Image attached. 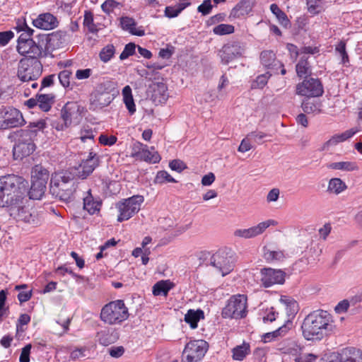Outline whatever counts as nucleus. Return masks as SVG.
I'll list each match as a JSON object with an SVG mask.
<instances>
[{
  "label": "nucleus",
  "mask_w": 362,
  "mask_h": 362,
  "mask_svg": "<svg viewBox=\"0 0 362 362\" xmlns=\"http://www.w3.org/2000/svg\"><path fill=\"white\" fill-rule=\"evenodd\" d=\"M28 182L22 177L8 175L0 177V206L8 208L13 218L33 226L40 223L37 212L27 204Z\"/></svg>",
  "instance_id": "nucleus-1"
},
{
  "label": "nucleus",
  "mask_w": 362,
  "mask_h": 362,
  "mask_svg": "<svg viewBox=\"0 0 362 362\" xmlns=\"http://www.w3.org/2000/svg\"><path fill=\"white\" fill-rule=\"evenodd\" d=\"M332 317L325 310H317L309 313L301 325L306 340L322 339L332 332Z\"/></svg>",
  "instance_id": "nucleus-2"
},
{
  "label": "nucleus",
  "mask_w": 362,
  "mask_h": 362,
  "mask_svg": "<svg viewBox=\"0 0 362 362\" xmlns=\"http://www.w3.org/2000/svg\"><path fill=\"white\" fill-rule=\"evenodd\" d=\"M76 169L69 168L53 173L49 183L52 195L65 202L71 201L76 189Z\"/></svg>",
  "instance_id": "nucleus-3"
},
{
  "label": "nucleus",
  "mask_w": 362,
  "mask_h": 362,
  "mask_svg": "<svg viewBox=\"0 0 362 362\" xmlns=\"http://www.w3.org/2000/svg\"><path fill=\"white\" fill-rule=\"evenodd\" d=\"M115 97V83L106 81L98 84L90 96L89 109L95 111L109 105Z\"/></svg>",
  "instance_id": "nucleus-4"
},
{
  "label": "nucleus",
  "mask_w": 362,
  "mask_h": 362,
  "mask_svg": "<svg viewBox=\"0 0 362 362\" xmlns=\"http://www.w3.org/2000/svg\"><path fill=\"white\" fill-rule=\"evenodd\" d=\"M129 317L128 308L122 300L111 301L101 310L100 319L109 325L120 324Z\"/></svg>",
  "instance_id": "nucleus-5"
},
{
  "label": "nucleus",
  "mask_w": 362,
  "mask_h": 362,
  "mask_svg": "<svg viewBox=\"0 0 362 362\" xmlns=\"http://www.w3.org/2000/svg\"><path fill=\"white\" fill-rule=\"evenodd\" d=\"M83 107L76 102L66 103L61 110L62 122H54L52 126L57 131H64L71 125H77L82 119Z\"/></svg>",
  "instance_id": "nucleus-6"
},
{
  "label": "nucleus",
  "mask_w": 362,
  "mask_h": 362,
  "mask_svg": "<svg viewBox=\"0 0 362 362\" xmlns=\"http://www.w3.org/2000/svg\"><path fill=\"white\" fill-rule=\"evenodd\" d=\"M247 297L245 295H235L227 301L223 308L221 315L223 318L241 319L247 315Z\"/></svg>",
  "instance_id": "nucleus-7"
},
{
  "label": "nucleus",
  "mask_w": 362,
  "mask_h": 362,
  "mask_svg": "<svg viewBox=\"0 0 362 362\" xmlns=\"http://www.w3.org/2000/svg\"><path fill=\"white\" fill-rule=\"evenodd\" d=\"M42 73V64L37 59H21L18 63L17 76L23 81L37 80Z\"/></svg>",
  "instance_id": "nucleus-8"
},
{
  "label": "nucleus",
  "mask_w": 362,
  "mask_h": 362,
  "mask_svg": "<svg viewBox=\"0 0 362 362\" xmlns=\"http://www.w3.org/2000/svg\"><path fill=\"white\" fill-rule=\"evenodd\" d=\"M144 197L134 195L117 203L116 207L119 214L117 217L119 222L128 220L140 210L141 204L144 202Z\"/></svg>",
  "instance_id": "nucleus-9"
},
{
  "label": "nucleus",
  "mask_w": 362,
  "mask_h": 362,
  "mask_svg": "<svg viewBox=\"0 0 362 362\" xmlns=\"http://www.w3.org/2000/svg\"><path fill=\"white\" fill-rule=\"evenodd\" d=\"M208 348L206 341L194 340L187 343L182 352V362H199L204 356Z\"/></svg>",
  "instance_id": "nucleus-10"
},
{
  "label": "nucleus",
  "mask_w": 362,
  "mask_h": 362,
  "mask_svg": "<svg viewBox=\"0 0 362 362\" xmlns=\"http://www.w3.org/2000/svg\"><path fill=\"white\" fill-rule=\"evenodd\" d=\"M210 264L221 272L222 276L230 273L233 268V257L230 251L219 250L210 258Z\"/></svg>",
  "instance_id": "nucleus-11"
},
{
  "label": "nucleus",
  "mask_w": 362,
  "mask_h": 362,
  "mask_svg": "<svg viewBox=\"0 0 362 362\" xmlns=\"http://www.w3.org/2000/svg\"><path fill=\"white\" fill-rule=\"evenodd\" d=\"M45 127L46 122L44 119H41L36 122H30L25 129L13 132V137L17 142L33 143V139L36 137L37 132L43 130Z\"/></svg>",
  "instance_id": "nucleus-12"
},
{
  "label": "nucleus",
  "mask_w": 362,
  "mask_h": 362,
  "mask_svg": "<svg viewBox=\"0 0 362 362\" xmlns=\"http://www.w3.org/2000/svg\"><path fill=\"white\" fill-rule=\"evenodd\" d=\"M323 93V86L318 78H306L296 86V93L300 95L319 97Z\"/></svg>",
  "instance_id": "nucleus-13"
},
{
  "label": "nucleus",
  "mask_w": 362,
  "mask_h": 362,
  "mask_svg": "<svg viewBox=\"0 0 362 362\" xmlns=\"http://www.w3.org/2000/svg\"><path fill=\"white\" fill-rule=\"evenodd\" d=\"M245 50V45L240 41H230L223 46L218 52L221 63L228 64L235 58L243 55Z\"/></svg>",
  "instance_id": "nucleus-14"
},
{
  "label": "nucleus",
  "mask_w": 362,
  "mask_h": 362,
  "mask_svg": "<svg viewBox=\"0 0 362 362\" xmlns=\"http://www.w3.org/2000/svg\"><path fill=\"white\" fill-rule=\"evenodd\" d=\"M17 51L21 55L26 56L25 59H38L45 51L44 42L38 37L37 42L34 40L22 42L17 45Z\"/></svg>",
  "instance_id": "nucleus-15"
},
{
  "label": "nucleus",
  "mask_w": 362,
  "mask_h": 362,
  "mask_svg": "<svg viewBox=\"0 0 362 362\" xmlns=\"http://www.w3.org/2000/svg\"><path fill=\"white\" fill-rule=\"evenodd\" d=\"M100 164V157L93 151H90L88 158L83 160L78 167H71L77 170L76 177L81 180L86 179Z\"/></svg>",
  "instance_id": "nucleus-16"
},
{
  "label": "nucleus",
  "mask_w": 362,
  "mask_h": 362,
  "mask_svg": "<svg viewBox=\"0 0 362 362\" xmlns=\"http://www.w3.org/2000/svg\"><path fill=\"white\" fill-rule=\"evenodd\" d=\"M328 362H362V351L354 347H347L332 353Z\"/></svg>",
  "instance_id": "nucleus-17"
},
{
  "label": "nucleus",
  "mask_w": 362,
  "mask_h": 362,
  "mask_svg": "<svg viewBox=\"0 0 362 362\" xmlns=\"http://www.w3.org/2000/svg\"><path fill=\"white\" fill-rule=\"evenodd\" d=\"M276 223V221L269 219L247 229H237L234 231V235L245 239L252 238L263 233L270 226H275Z\"/></svg>",
  "instance_id": "nucleus-18"
},
{
  "label": "nucleus",
  "mask_w": 362,
  "mask_h": 362,
  "mask_svg": "<svg viewBox=\"0 0 362 362\" xmlns=\"http://www.w3.org/2000/svg\"><path fill=\"white\" fill-rule=\"evenodd\" d=\"M261 281L265 288L274 284H282L285 281V273L280 269L264 268L261 269Z\"/></svg>",
  "instance_id": "nucleus-19"
},
{
  "label": "nucleus",
  "mask_w": 362,
  "mask_h": 362,
  "mask_svg": "<svg viewBox=\"0 0 362 362\" xmlns=\"http://www.w3.org/2000/svg\"><path fill=\"white\" fill-rule=\"evenodd\" d=\"M37 37L44 42L45 51L49 49H57L62 47L66 41V34L64 31H56L49 35L39 34Z\"/></svg>",
  "instance_id": "nucleus-20"
},
{
  "label": "nucleus",
  "mask_w": 362,
  "mask_h": 362,
  "mask_svg": "<svg viewBox=\"0 0 362 362\" xmlns=\"http://www.w3.org/2000/svg\"><path fill=\"white\" fill-rule=\"evenodd\" d=\"M2 111L6 129L18 127L25 123L22 113L18 109L8 107Z\"/></svg>",
  "instance_id": "nucleus-21"
},
{
  "label": "nucleus",
  "mask_w": 362,
  "mask_h": 362,
  "mask_svg": "<svg viewBox=\"0 0 362 362\" xmlns=\"http://www.w3.org/2000/svg\"><path fill=\"white\" fill-rule=\"evenodd\" d=\"M58 21L55 16L49 13H42L33 21V25L42 30H52L57 26Z\"/></svg>",
  "instance_id": "nucleus-22"
},
{
  "label": "nucleus",
  "mask_w": 362,
  "mask_h": 362,
  "mask_svg": "<svg viewBox=\"0 0 362 362\" xmlns=\"http://www.w3.org/2000/svg\"><path fill=\"white\" fill-rule=\"evenodd\" d=\"M35 148L34 143L17 142L13 148V155L16 160L22 159L33 153Z\"/></svg>",
  "instance_id": "nucleus-23"
},
{
  "label": "nucleus",
  "mask_w": 362,
  "mask_h": 362,
  "mask_svg": "<svg viewBox=\"0 0 362 362\" xmlns=\"http://www.w3.org/2000/svg\"><path fill=\"white\" fill-rule=\"evenodd\" d=\"M97 337L100 344L108 346L115 343L119 339V334L114 329L107 328L98 332Z\"/></svg>",
  "instance_id": "nucleus-24"
},
{
  "label": "nucleus",
  "mask_w": 362,
  "mask_h": 362,
  "mask_svg": "<svg viewBox=\"0 0 362 362\" xmlns=\"http://www.w3.org/2000/svg\"><path fill=\"white\" fill-rule=\"evenodd\" d=\"M47 183L31 179V186L29 191L27 190L30 199H40L44 195Z\"/></svg>",
  "instance_id": "nucleus-25"
},
{
  "label": "nucleus",
  "mask_w": 362,
  "mask_h": 362,
  "mask_svg": "<svg viewBox=\"0 0 362 362\" xmlns=\"http://www.w3.org/2000/svg\"><path fill=\"white\" fill-rule=\"evenodd\" d=\"M252 0H241L232 10L234 18H240L249 13L252 10Z\"/></svg>",
  "instance_id": "nucleus-26"
},
{
  "label": "nucleus",
  "mask_w": 362,
  "mask_h": 362,
  "mask_svg": "<svg viewBox=\"0 0 362 362\" xmlns=\"http://www.w3.org/2000/svg\"><path fill=\"white\" fill-rule=\"evenodd\" d=\"M120 23L122 28L124 30H129V33L134 35L136 36H144L145 35V32L142 29H136V22L135 21L129 17H122L120 19Z\"/></svg>",
  "instance_id": "nucleus-27"
},
{
  "label": "nucleus",
  "mask_w": 362,
  "mask_h": 362,
  "mask_svg": "<svg viewBox=\"0 0 362 362\" xmlns=\"http://www.w3.org/2000/svg\"><path fill=\"white\" fill-rule=\"evenodd\" d=\"M139 159L144 160L148 163H158L160 162L161 158L159 153L154 151V147H151V150L148 149V146L145 145L143 151Z\"/></svg>",
  "instance_id": "nucleus-28"
},
{
  "label": "nucleus",
  "mask_w": 362,
  "mask_h": 362,
  "mask_svg": "<svg viewBox=\"0 0 362 362\" xmlns=\"http://www.w3.org/2000/svg\"><path fill=\"white\" fill-rule=\"evenodd\" d=\"M204 317V312L202 310H189L185 316V321L188 323L191 328L197 327L198 322Z\"/></svg>",
  "instance_id": "nucleus-29"
},
{
  "label": "nucleus",
  "mask_w": 362,
  "mask_h": 362,
  "mask_svg": "<svg viewBox=\"0 0 362 362\" xmlns=\"http://www.w3.org/2000/svg\"><path fill=\"white\" fill-rule=\"evenodd\" d=\"M260 61L262 64L267 69H272L279 64V62L276 61L274 52L272 50L262 51L260 54Z\"/></svg>",
  "instance_id": "nucleus-30"
},
{
  "label": "nucleus",
  "mask_w": 362,
  "mask_h": 362,
  "mask_svg": "<svg viewBox=\"0 0 362 362\" xmlns=\"http://www.w3.org/2000/svg\"><path fill=\"white\" fill-rule=\"evenodd\" d=\"M38 107L43 112H48L54 103L53 94H37Z\"/></svg>",
  "instance_id": "nucleus-31"
},
{
  "label": "nucleus",
  "mask_w": 362,
  "mask_h": 362,
  "mask_svg": "<svg viewBox=\"0 0 362 362\" xmlns=\"http://www.w3.org/2000/svg\"><path fill=\"white\" fill-rule=\"evenodd\" d=\"M49 177V171L41 165H36L32 170L31 179L47 183Z\"/></svg>",
  "instance_id": "nucleus-32"
},
{
  "label": "nucleus",
  "mask_w": 362,
  "mask_h": 362,
  "mask_svg": "<svg viewBox=\"0 0 362 362\" xmlns=\"http://www.w3.org/2000/svg\"><path fill=\"white\" fill-rule=\"evenodd\" d=\"M123 100L130 115L136 112V105L132 93V88L126 86L122 90Z\"/></svg>",
  "instance_id": "nucleus-33"
},
{
  "label": "nucleus",
  "mask_w": 362,
  "mask_h": 362,
  "mask_svg": "<svg viewBox=\"0 0 362 362\" xmlns=\"http://www.w3.org/2000/svg\"><path fill=\"white\" fill-rule=\"evenodd\" d=\"M174 284L169 280H161L158 281L153 286V294L154 296H167L168 291L173 287Z\"/></svg>",
  "instance_id": "nucleus-34"
},
{
  "label": "nucleus",
  "mask_w": 362,
  "mask_h": 362,
  "mask_svg": "<svg viewBox=\"0 0 362 362\" xmlns=\"http://www.w3.org/2000/svg\"><path fill=\"white\" fill-rule=\"evenodd\" d=\"M296 70L299 77L308 78V76L311 74V66L308 62V59L302 57L296 66Z\"/></svg>",
  "instance_id": "nucleus-35"
},
{
  "label": "nucleus",
  "mask_w": 362,
  "mask_h": 362,
  "mask_svg": "<svg viewBox=\"0 0 362 362\" xmlns=\"http://www.w3.org/2000/svg\"><path fill=\"white\" fill-rule=\"evenodd\" d=\"M347 188L346 185L340 178H332L328 185L327 190L339 194Z\"/></svg>",
  "instance_id": "nucleus-36"
},
{
  "label": "nucleus",
  "mask_w": 362,
  "mask_h": 362,
  "mask_svg": "<svg viewBox=\"0 0 362 362\" xmlns=\"http://www.w3.org/2000/svg\"><path fill=\"white\" fill-rule=\"evenodd\" d=\"M270 10L282 26L287 28L290 25V21L286 14L276 4H272L270 6Z\"/></svg>",
  "instance_id": "nucleus-37"
},
{
  "label": "nucleus",
  "mask_w": 362,
  "mask_h": 362,
  "mask_svg": "<svg viewBox=\"0 0 362 362\" xmlns=\"http://www.w3.org/2000/svg\"><path fill=\"white\" fill-rule=\"evenodd\" d=\"M189 5H190V3L187 2L179 3L175 6H166L165 16L170 18L177 17Z\"/></svg>",
  "instance_id": "nucleus-38"
},
{
  "label": "nucleus",
  "mask_w": 362,
  "mask_h": 362,
  "mask_svg": "<svg viewBox=\"0 0 362 362\" xmlns=\"http://www.w3.org/2000/svg\"><path fill=\"white\" fill-rule=\"evenodd\" d=\"M99 206V202L94 201L90 192H88V195L83 198V209L90 214H94L100 210Z\"/></svg>",
  "instance_id": "nucleus-39"
},
{
  "label": "nucleus",
  "mask_w": 362,
  "mask_h": 362,
  "mask_svg": "<svg viewBox=\"0 0 362 362\" xmlns=\"http://www.w3.org/2000/svg\"><path fill=\"white\" fill-rule=\"evenodd\" d=\"M233 358L235 361H243L250 353V346L247 344L237 346L233 349Z\"/></svg>",
  "instance_id": "nucleus-40"
},
{
  "label": "nucleus",
  "mask_w": 362,
  "mask_h": 362,
  "mask_svg": "<svg viewBox=\"0 0 362 362\" xmlns=\"http://www.w3.org/2000/svg\"><path fill=\"white\" fill-rule=\"evenodd\" d=\"M327 168L330 169L341 170L345 171H353L357 169V167L354 163L348 161L332 163L327 165Z\"/></svg>",
  "instance_id": "nucleus-41"
},
{
  "label": "nucleus",
  "mask_w": 362,
  "mask_h": 362,
  "mask_svg": "<svg viewBox=\"0 0 362 362\" xmlns=\"http://www.w3.org/2000/svg\"><path fill=\"white\" fill-rule=\"evenodd\" d=\"M288 329H289V328L287 327V325H284L273 332L264 334L262 336L264 342V343L269 342L272 339H274L279 336H283V335L286 334V333H287Z\"/></svg>",
  "instance_id": "nucleus-42"
},
{
  "label": "nucleus",
  "mask_w": 362,
  "mask_h": 362,
  "mask_svg": "<svg viewBox=\"0 0 362 362\" xmlns=\"http://www.w3.org/2000/svg\"><path fill=\"white\" fill-rule=\"evenodd\" d=\"M321 105L319 103H313L309 100H305L302 103V108L305 113H316L321 112Z\"/></svg>",
  "instance_id": "nucleus-43"
},
{
  "label": "nucleus",
  "mask_w": 362,
  "mask_h": 362,
  "mask_svg": "<svg viewBox=\"0 0 362 362\" xmlns=\"http://www.w3.org/2000/svg\"><path fill=\"white\" fill-rule=\"evenodd\" d=\"M115 49L113 45H107L102 49L100 52V60L103 62H107L114 56Z\"/></svg>",
  "instance_id": "nucleus-44"
},
{
  "label": "nucleus",
  "mask_w": 362,
  "mask_h": 362,
  "mask_svg": "<svg viewBox=\"0 0 362 362\" xmlns=\"http://www.w3.org/2000/svg\"><path fill=\"white\" fill-rule=\"evenodd\" d=\"M177 181L165 170L157 173L154 179L155 184H163L165 182H176Z\"/></svg>",
  "instance_id": "nucleus-45"
},
{
  "label": "nucleus",
  "mask_w": 362,
  "mask_h": 362,
  "mask_svg": "<svg viewBox=\"0 0 362 362\" xmlns=\"http://www.w3.org/2000/svg\"><path fill=\"white\" fill-rule=\"evenodd\" d=\"M234 26L229 24H220L214 28L213 32L216 35H224L233 33Z\"/></svg>",
  "instance_id": "nucleus-46"
},
{
  "label": "nucleus",
  "mask_w": 362,
  "mask_h": 362,
  "mask_svg": "<svg viewBox=\"0 0 362 362\" xmlns=\"http://www.w3.org/2000/svg\"><path fill=\"white\" fill-rule=\"evenodd\" d=\"M83 25L88 28L89 32L90 33H94L98 31V28L93 23V13L90 11H85Z\"/></svg>",
  "instance_id": "nucleus-47"
},
{
  "label": "nucleus",
  "mask_w": 362,
  "mask_h": 362,
  "mask_svg": "<svg viewBox=\"0 0 362 362\" xmlns=\"http://www.w3.org/2000/svg\"><path fill=\"white\" fill-rule=\"evenodd\" d=\"M272 76V74L267 72L264 74L258 76L252 83V88H263L267 83L268 79Z\"/></svg>",
  "instance_id": "nucleus-48"
},
{
  "label": "nucleus",
  "mask_w": 362,
  "mask_h": 362,
  "mask_svg": "<svg viewBox=\"0 0 362 362\" xmlns=\"http://www.w3.org/2000/svg\"><path fill=\"white\" fill-rule=\"evenodd\" d=\"M284 350L285 354L297 356L300 353L301 347L296 341H291L284 348Z\"/></svg>",
  "instance_id": "nucleus-49"
},
{
  "label": "nucleus",
  "mask_w": 362,
  "mask_h": 362,
  "mask_svg": "<svg viewBox=\"0 0 362 362\" xmlns=\"http://www.w3.org/2000/svg\"><path fill=\"white\" fill-rule=\"evenodd\" d=\"M264 257L268 262L281 260L284 258V254L281 251H272L264 249Z\"/></svg>",
  "instance_id": "nucleus-50"
},
{
  "label": "nucleus",
  "mask_w": 362,
  "mask_h": 362,
  "mask_svg": "<svg viewBox=\"0 0 362 362\" xmlns=\"http://www.w3.org/2000/svg\"><path fill=\"white\" fill-rule=\"evenodd\" d=\"M72 72L69 70L65 69L59 72L58 78L60 83L65 88H68L70 86V78L71 77Z\"/></svg>",
  "instance_id": "nucleus-51"
},
{
  "label": "nucleus",
  "mask_w": 362,
  "mask_h": 362,
  "mask_svg": "<svg viewBox=\"0 0 362 362\" xmlns=\"http://www.w3.org/2000/svg\"><path fill=\"white\" fill-rule=\"evenodd\" d=\"M136 47V46L134 42H129L127 44L124 48V50L119 55V59L121 60H124L129 57L134 55L135 53Z\"/></svg>",
  "instance_id": "nucleus-52"
},
{
  "label": "nucleus",
  "mask_w": 362,
  "mask_h": 362,
  "mask_svg": "<svg viewBox=\"0 0 362 362\" xmlns=\"http://www.w3.org/2000/svg\"><path fill=\"white\" fill-rule=\"evenodd\" d=\"M336 51L338 52L341 57V62L346 64L349 62V56L346 52V44L343 41H340L336 46Z\"/></svg>",
  "instance_id": "nucleus-53"
},
{
  "label": "nucleus",
  "mask_w": 362,
  "mask_h": 362,
  "mask_svg": "<svg viewBox=\"0 0 362 362\" xmlns=\"http://www.w3.org/2000/svg\"><path fill=\"white\" fill-rule=\"evenodd\" d=\"M267 136L268 135L264 132L255 131L247 134V139L260 144L263 142V139Z\"/></svg>",
  "instance_id": "nucleus-54"
},
{
  "label": "nucleus",
  "mask_w": 362,
  "mask_h": 362,
  "mask_svg": "<svg viewBox=\"0 0 362 362\" xmlns=\"http://www.w3.org/2000/svg\"><path fill=\"white\" fill-rule=\"evenodd\" d=\"M212 8L211 1L204 0L203 3L198 6L197 11L203 16H206L211 13Z\"/></svg>",
  "instance_id": "nucleus-55"
},
{
  "label": "nucleus",
  "mask_w": 362,
  "mask_h": 362,
  "mask_svg": "<svg viewBox=\"0 0 362 362\" xmlns=\"http://www.w3.org/2000/svg\"><path fill=\"white\" fill-rule=\"evenodd\" d=\"M322 0H307L308 11L312 14H317L320 12V3Z\"/></svg>",
  "instance_id": "nucleus-56"
},
{
  "label": "nucleus",
  "mask_w": 362,
  "mask_h": 362,
  "mask_svg": "<svg viewBox=\"0 0 362 362\" xmlns=\"http://www.w3.org/2000/svg\"><path fill=\"white\" fill-rule=\"evenodd\" d=\"M169 167L172 170L177 171L178 173H181L183 170L187 168L186 164L178 159L173 160L170 162Z\"/></svg>",
  "instance_id": "nucleus-57"
},
{
  "label": "nucleus",
  "mask_w": 362,
  "mask_h": 362,
  "mask_svg": "<svg viewBox=\"0 0 362 362\" xmlns=\"http://www.w3.org/2000/svg\"><path fill=\"white\" fill-rule=\"evenodd\" d=\"M117 137L113 135L100 134L99 136V142L105 146H112L117 142Z\"/></svg>",
  "instance_id": "nucleus-58"
},
{
  "label": "nucleus",
  "mask_w": 362,
  "mask_h": 362,
  "mask_svg": "<svg viewBox=\"0 0 362 362\" xmlns=\"http://www.w3.org/2000/svg\"><path fill=\"white\" fill-rule=\"evenodd\" d=\"M358 132V129L357 128H352L349 130L345 131L344 132L337 134L336 136L337 137V140L339 142L344 141L347 139L351 138L355 134H356Z\"/></svg>",
  "instance_id": "nucleus-59"
},
{
  "label": "nucleus",
  "mask_w": 362,
  "mask_h": 362,
  "mask_svg": "<svg viewBox=\"0 0 362 362\" xmlns=\"http://www.w3.org/2000/svg\"><path fill=\"white\" fill-rule=\"evenodd\" d=\"M119 5V3L115 1V0H106L102 5V10L109 14L110 12L113 11L115 8H116Z\"/></svg>",
  "instance_id": "nucleus-60"
},
{
  "label": "nucleus",
  "mask_w": 362,
  "mask_h": 362,
  "mask_svg": "<svg viewBox=\"0 0 362 362\" xmlns=\"http://www.w3.org/2000/svg\"><path fill=\"white\" fill-rule=\"evenodd\" d=\"M31 348L32 345L30 344H28L22 349L19 357L20 362H30V354Z\"/></svg>",
  "instance_id": "nucleus-61"
},
{
  "label": "nucleus",
  "mask_w": 362,
  "mask_h": 362,
  "mask_svg": "<svg viewBox=\"0 0 362 362\" xmlns=\"http://www.w3.org/2000/svg\"><path fill=\"white\" fill-rule=\"evenodd\" d=\"M14 36L12 31L0 32V45L5 46Z\"/></svg>",
  "instance_id": "nucleus-62"
},
{
  "label": "nucleus",
  "mask_w": 362,
  "mask_h": 362,
  "mask_svg": "<svg viewBox=\"0 0 362 362\" xmlns=\"http://www.w3.org/2000/svg\"><path fill=\"white\" fill-rule=\"evenodd\" d=\"M145 145L141 144V142H136L134 144L132 148V156L136 158L139 159V156L141 154V151H143Z\"/></svg>",
  "instance_id": "nucleus-63"
},
{
  "label": "nucleus",
  "mask_w": 362,
  "mask_h": 362,
  "mask_svg": "<svg viewBox=\"0 0 362 362\" xmlns=\"http://www.w3.org/2000/svg\"><path fill=\"white\" fill-rule=\"evenodd\" d=\"M317 358V356L313 354H308L303 356L296 357L295 362H314Z\"/></svg>",
  "instance_id": "nucleus-64"
}]
</instances>
